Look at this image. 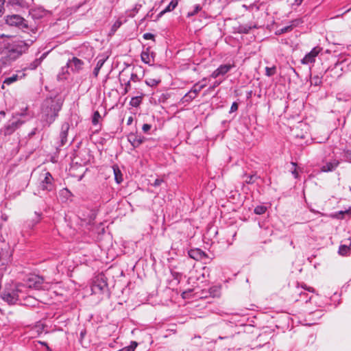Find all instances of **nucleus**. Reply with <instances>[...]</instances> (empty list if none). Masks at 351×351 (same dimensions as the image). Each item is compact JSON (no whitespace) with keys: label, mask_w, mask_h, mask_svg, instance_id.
<instances>
[{"label":"nucleus","mask_w":351,"mask_h":351,"mask_svg":"<svg viewBox=\"0 0 351 351\" xmlns=\"http://www.w3.org/2000/svg\"><path fill=\"white\" fill-rule=\"evenodd\" d=\"M34 40H21L8 38L1 43V62L9 65L25 53Z\"/></svg>","instance_id":"nucleus-1"},{"label":"nucleus","mask_w":351,"mask_h":351,"mask_svg":"<svg viewBox=\"0 0 351 351\" xmlns=\"http://www.w3.org/2000/svg\"><path fill=\"white\" fill-rule=\"evenodd\" d=\"M63 100L58 97L46 98L41 106V122L43 127H49L58 117Z\"/></svg>","instance_id":"nucleus-2"},{"label":"nucleus","mask_w":351,"mask_h":351,"mask_svg":"<svg viewBox=\"0 0 351 351\" xmlns=\"http://www.w3.org/2000/svg\"><path fill=\"white\" fill-rule=\"evenodd\" d=\"M5 23L21 29L23 32L34 31V28L29 26L27 21L19 14L8 15L5 17Z\"/></svg>","instance_id":"nucleus-3"},{"label":"nucleus","mask_w":351,"mask_h":351,"mask_svg":"<svg viewBox=\"0 0 351 351\" xmlns=\"http://www.w3.org/2000/svg\"><path fill=\"white\" fill-rule=\"evenodd\" d=\"M23 123L24 121H21L19 118L13 117L12 119L9 120L0 130V134L5 136H10L19 129Z\"/></svg>","instance_id":"nucleus-4"},{"label":"nucleus","mask_w":351,"mask_h":351,"mask_svg":"<svg viewBox=\"0 0 351 351\" xmlns=\"http://www.w3.org/2000/svg\"><path fill=\"white\" fill-rule=\"evenodd\" d=\"M343 63V61L338 60L333 66H329L325 72L326 80L329 77L332 80L339 78L343 74V67L341 66Z\"/></svg>","instance_id":"nucleus-5"},{"label":"nucleus","mask_w":351,"mask_h":351,"mask_svg":"<svg viewBox=\"0 0 351 351\" xmlns=\"http://www.w3.org/2000/svg\"><path fill=\"white\" fill-rule=\"evenodd\" d=\"M27 286L35 289H45L47 287L43 277L38 275L30 276L27 280Z\"/></svg>","instance_id":"nucleus-6"},{"label":"nucleus","mask_w":351,"mask_h":351,"mask_svg":"<svg viewBox=\"0 0 351 351\" xmlns=\"http://www.w3.org/2000/svg\"><path fill=\"white\" fill-rule=\"evenodd\" d=\"M322 47L319 46L313 47L311 51L307 53L301 60V64L304 65L314 64L315 62L316 57L322 51Z\"/></svg>","instance_id":"nucleus-7"},{"label":"nucleus","mask_w":351,"mask_h":351,"mask_svg":"<svg viewBox=\"0 0 351 351\" xmlns=\"http://www.w3.org/2000/svg\"><path fill=\"white\" fill-rule=\"evenodd\" d=\"M84 65V61L78 57H73L69 59L66 63V66L73 73H80Z\"/></svg>","instance_id":"nucleus-8"},{"label":"nucleus","mask_w":351,"mask_h":351,"mask_svg":"<svg viewBox=\"0 0 351 351\" xmlns=\"http://www.w3.org/2000/svg\"><path fill=\"white\" fill-rule=\"evenodd\" d=\"M53 178L49 172H46L44 178L39 184V188L43 191H52L54 190Z\"/></svg>","instance_id":"nucleus-9"},{"label":"nucleus","mask_w":351,"mask_h":351,"mask_svg":"<svg viewBox=\"0 0 351 351\" xmlns=\"http://www.w3.org/2000/svg\"><path fill=\"white\" fill-rule=\"evenodd\" d=\"M77 56L80 59H84L90 62L94 56L93 48L86 45H82L79 48Z\"/></svg>","instance_id":"nucleus-10"},{"label":"nucleus","mask_w":351,"mask_h":351,"mask_svg":"<svg viewBox=\"0 0 351 351\" xmlns=\"http://www.w3.org/2000/svg\"><path fill=\"white\" fill-rule=\"evenodd\" d=\"M29 14L35 23H37L47 15L48 11L42 7H36L31 8L29 11Z\"/></svg>","instance_id":"nucleus-11"},{"label":"nucleus","mask_w":351,"mask_h":351,"mask_svg":"<svg viewBox=\"0 0 351 351\" xmlns=\"http://www.w3.org/2000/svg\"><path fill=\"white\" fill-rule=\"evenodd\" d=\"M128 141L130 143L134 149L138 147L147 138L137 132H130L127 136Z\"/></svg>","instance_id":"nucleus-12"},{"label":"nucleus","mask_w":351,"mask_h":351,"mask_svg":"<svg viewBox=\"0 0 351 351\" xmlns=\"http://www.w3.org/2000/svg\"><path fill=\"white\" fill-rule=\"evenodd\" d=\"M19 289H16V290H12V291H4L1 293V298L8 304H15L16 302L19 300Z\"/></svg>","instance_id":"nucleus-13"},{"label":"nucleus","mask_w":351,"mask_h":351,"mask_svg":"<svg viewBox=\"0 0 351 351\" xmlns=\"http://www.w3.org/2000/svg\"><path fill=\"white\" fill-rule=\"evenodd\" d=\"M233 67H234V64H221L212 73L210 77L213 78H217L220 75H224L228 73Z\"/></svg>","instance_id":"nucleus-14"},{"label":"nucleus","mask_w":351,"mask_h":351,"mask_svg":"<svg viewBox=\"0 0 351 351\" xmlns=\"http://www.w3.org/2000/svg\"><path fill=\"white\" fill-rule=\"evenodd\" d=\"M70 128L69 123L64 122L61 125V131L59 135V145L58 147L64 146L67 142L68 131Z\"/></svg>","instance_id":"nucleus-15"},{"label":"nucleus","mask_w":351,"mask_h":351,"mask_svg":"<svg viewBox=\"0 0 351 351\" xmlns=\"http://www.w3.org/2000/svg\"><path fill=\"white\" fill-rule=\"evenodd\" d=\"M189 256L195 261H204L208 258V255L205 252L199 248L191 249L188 252Z\"/></svg>","instance_id":"nucleus-16"},{"label":"nucleus","mask_w":351,"mask_h":351,"mask_svg":"<svg viewBox=\"0 0 351 351\" xmlns=\"http://www.w3.org/2000/svg\"><path fill=\"white\" fill-rule=\"evenodd\" d=\"M34 215V217L32 219H28L25 222L24 226L26 229L32 230L34 227L40 221L43 214L41 213L35 212Z\"/></svg>","instance_id":"nucleus-17"},{"label":"nucleus","mask_w":351,"mask_h":351,"mask_svg":"<svg viewBox=\"0 0 351 351\" xmlns=\"http://www.w3.org/2000/svg\"><path fill=\"white\" fill-rule=\"evenodd\" d=\"M25 75V74L23 71H19L16 73L12 74L10 77H5L3 82L2 88H4L5 84H6L8 86L10 85L12 83L18 81L19 80H21L23 77H24Z\"/></svg>","instance_id":"nucleus-18"},{"label":"nucleus","mask_w":351,"mask_h":351,"mask_svg":"<svg viewBox=\"0 0 351 351\" xmlns=\"http://www.w3.org/2000/svg\"><path fill=\"white\" fill-rule=\"evenodd\" d=\"M340 162L334 159L331 161L327 162L325 165H323L321 167V171L322 172H332L335 171L337 167L339 165Z\"/></svg>","instance_id":"nucleus-19"},{"label":"nucleus","mask_w":351,"mask_h":351,"mask_svg":"<svg viewBox=\"0 0 351 351\" xmlns=\"http://www.w3.org/2000/svg\"><path fill=\"white\" fill-rule=\"evenodd\" d=\"M302 23L300 19H295L291 21V24L289 25L285 26L278 30L276 34H282L287 32H291L293 27L298 26Z\"/></svg>","instance_id":"nucleus-20"},{"label":"nucleus","mask_w":351,"mask_h":351,"mask_svg":"<svg viewBox=\"0 0 351 351\" xmlns=\"http://www.w3.org/2000/svg\"><path fill=\"white\" fill-rule=\"evenodd\" d=\"M125 71L123 70L120 73V77H119V82H120L121 86L125 85L123 94H126L127 93H128L131 88V84H130L131 81L130 80H127V79L123 77V76L125 75Z\"/></svg>","instance_id":"nucleus-21"},{"label":"nucleus","mask_w":351,"mask_h":351,"mask_svg":"<svg viewBox=\"0 0 351 351\" xmlns=\"http://www.w3.org/2000/svg\"><path fill=\"white\" fill-rule=\"evenodd\" d=\"M141 60L147 64H150V47H147L145 50L143 51L141 54Z\"/></svg>","instance_id":"nucleus-22"},{"label":"nucleus","mask_w":351,"mask_h":351,"mask_svg":"<svg viewBox=\"0 0 351 351\" xmlns=\"http://www.w3.org/2000/svg\"><path fill=\"white\" fill-rule=\"evenodd\" d=\"M113 171L114 175V180L117 184H121L123 182V174L117 165L113 166Z\"/></svg>","instance_id":"nucleus-23"},{"label":"nucleus","mask_w":351,"mask_h":351,"mask_svg":"<svg viewBox=\"0 0 351 351\" xmlns=\"http://www.w3.org/2000/svg\"><path fill=\"white\" fill-rule=\"evenodd\" d=\"M106 60V58H100L97 60L96 66L95 67L93 72V75H94V77H97L98 76L99 71L101 69V67L103 66V65L104 64Z\"/></svg>","instance_id":"nucleus-24"},{"label":"nucleus","mask_w":351,"mask_h":351,"mask_svg":"<svg viewBox=\"0 0 351 351\" xmlns=\"http://www.w3.org/2000/svg\"><path fill=\"white\" fill-rule=\"evenodd\" d=\"M243 178H245L244 182L247 184H252L255 183V182L260 178L256 173H253L252 175H247L245 173L243 175Z\"/></svg>","instance_id":"nucleus-25"},{"label":"nucleus","mask_w":351,"mask_h":351,"mask_svg":"<svg viewBox=\"0 0 351 351\" xmlns=\"http://www.w3.org/2000/svg\"><path fill=\"white\" fill-rule=\"evenodd\" d=\"M47 53H44L40 58L34 60L32 63H30L29 68L30 69H36L42 62V61L46 58Z\"/></svg>","instance_id":"nucleus-26"},{"label":"nucleus","mask_w":351,"mask_h":351,"mask_svg":"<svg viewBox=\"0 0 351 351\" xmlns=\"http://www.w3.org/2000/svg\"><path fill=\"white\" fill-rule=\"evenodd\" d=\"M8 2L12 5H16L22 8L28 6V3L25 0H9Z\"/></svg>","instance_id":"nucleus-27"},{"label":"nucleus","mask_w":351,"mask_h":351,"mask_svg":"<svg viewBox=\"0 0 351 351\" xmlns=\"http://www.w3.org/2000/svg\"><path fill=\"white\" fill-rule=\"evenodd\" d=\"M196 97V95L192 93L190 90L187 93H186L182 97V100L183 103H189L191 102L193 99Z\"/></svg>","instance_id":"nucleus-28"},{"label":"nucleus","mask_w":351,"mask_h":351,"mask_svg":"<svg viewBox=\"0 0 351 351\" xmlns=\"http://www.w3.org/2000/svg\"><path fill=\"white\" fill-rule=\"evenodd\" d=\"M338 252L342 256L348 255L350 252V247L347 245H340Z\"/></svg>","instance_id":"nucleus-29"},{"label":"nucleus","mask_w":351,"mask_h":351,"mask_svg":"<svg viewBox=\"0 0 351 351\" xmlns=\"http://www.w3.org/2000/svg\"><path fill=\"white\" fill-rule=\"evenodd\" d=\"M142 97L143 96H136V97H133L130 101V104L132 106V107H138L140 106L141 101H142Z\"/></svg>","instance_id":"nucleus-30"},{"label":"nucleus","mask_w":351,"mask_h":351,"mask_svg":"<svg viewBox=\"0 0 351 351\" xmlns=\"http://www.w3.org/2000/svg\"><path fill=\"white\" fill-rule=\"evenodd\" d=\"M206 86V84H199V83H196L191 88V90L193 93H194L196 96L198 93Z\"/></svg>","instance_id":"nucleus-31"},{"label":"nucleus","mask_w":351,"mask_h":351,"mask_svg":"<svg viewBox=\"0 0 351 351\" xmlns=\"http://www.w3.org/2000/svg\"><path fill=\"white\" fill-rule=\"evenodd\" d=\"M106 287L107 284L105 282H101L99 283L95 282L93 285L92 289L93 291H95L96 289H99L100 291H103Z\"/></svg>","instance_id":"nucleus-32"},{"label":"nucleus","mask_w":351,"mask_h":351,"mask_svg":"<svg viewBox=\"0 0 351 351\" xmlns=\"http://www.w3.org/2000/svg\"><path fill=\"white\" fill-rule=\"evenodd\" d=\"M267 210V206L264 205H258L254 209V213L256 215H263Z\"/></svg>","instance_id":"nucleus-33"},{"label":"nucleus","mask_w":351,"mask_h":351,"mask_svg":"<svg viewBox=\"0 0 351 351\" xmlns=\"http://www.w3.org/2000/svg\"><path fill=\"white\" fill-rule=\"evenodd\" d=\"M180 0H171L169 5L165 8L167 12L173 10L178 5Z\"/></svg>","instance_id":"nucleus-34"},{"label":"nucleus","mask_w":351,"mask_h":351,"mask_svg":"<svg viewBox=\"0 0 351 351\" xmlns=\"http://www.w3.org/2000/svg\"><path fill=\"white\" fill-rule=\"evenodd\" d=\"M138 343L136 341H131L130 345L128 346H125L122 349H120L117 351H134L135 348L137 347Z\"/></svg>","instance_id":"nucleus-35"},{"label":"nucleus","mask_w":351,"mask_h":351,"mask_svg":"<svg viewBox=\"0 0 351 351\" xmlns=\"http://www.w3.org/2000/svg\"><path fill=\"white\" fill-rule=\"evenodd\" d=\"M160 82V80H156L152 78H149L145 80L146 84L151 87L157 86Z\"/></svg>","instance_id":"nucleus-36"},{"label":"nucleus","mask_w":351,"mask_h":351,"mask_svg":"<svg viewBox=\"0 0 351 351\" xmlns=\"http://www.w3.org/2000/svg\"><path fill=\"white\" fill-rule=\"evenodd\" d=\"M101 119L100 113L98 111H95L92 118V123L96 125L99 123V119Z\"/></svg>","instance_id":"nucleus-37"},{"label":"nucleus","mask_w":351,"mask_h":351,"mask_svg":"<svg viewBox=\"0 0 351 351\" xmlns=\"http://www.w3.org/2000/svg\"><path fill=\"white\" fill-rule=\"evenodd\" d=\"M276 66H273V67H267V66L265 68V75L268 77L273 76L276 73Z\"/></svg>","instance_id":"nucleus-38"},{"label":"nucleus","mask_w":351,"mask_h":351,"mask_svg":"<svg viewBox=\"0 0 351 351\" xmlns=\"http://www.w3.org/2000/svg\"><path fill=\"white\" fill-rule=\"evenodd\" d=\"M171 274L173 279L176 280L178 283H179L182 278V274L173 270H171Z\"/></svg>","instance_id":"nucleus-39"},{"label":"nucleus","mask_w":351,"mask_h":351,"mask_svg":"<svg viewBox=\"0 0 351 351\" xmlns=\"http://www.w3.org/2000/svg\"><path fill=\"white\" fill-rule=\"evenodd\" d=\"M251 29V27L248 25H241L239 27V33L241 34H248L250 30Z\"/></svg>","instance_id":"nucleus-40"},{"label":"nucleus","mask_w":351,"mask_h":351,"mask_svg":"<svg viewBox=\"0 0 351 351\" xmlns=\"http://www.w3.org/2000/svg\"><path fill=\"white\" fill-rule=\"evenodd\" d=\"M343 158L346 160L351 162V149L344 150Z\"/></svg>","instance_id":"nucleus-41"},{"label":"nucleus","mask_w":351,"mask_h":351,"mask_svg":"<svg viewBox=\"0 0 351 351\" xmlns=\"http://www.w3.org/2000/svg\"><path fill=\"white\" fill-rule=\"evenodd\" d=\"M322 82V78H320L319 76H314L312 78V84H313L315 86L320 85Z\"/></svg>","instance_id":"nucleus-42"},{"label":"nucleus","mask_w":351,"mask_h":351,"mask_svg":"<svg viewBox=\"0 0 351 351\" xmlns=\"http://www.w3.org/2000/svg\"><path fill=\"white\" fill-rule=\"evenodd\" d=\"M152 126L151 124L145 123L142 126V130L144 133H148L149 131L152 129Z\"/></svg>","instance_id":"nucleus-43"},{"label":"nucleus","mask_w":351,"mask_h":351,"mask_svg":"<svg viewBox=\"0 0 351 351\" xmlns=\"http://www.w3.org/2000/svg\"><path fill=\"white\" fill-rule=\"evenodd\" d=\"M130 81H132L134 82H138L140 81V78L138 77V75L136 73H132L130 74Z\"/></svg>","instance_id":"nucleus-44"},{"label":"nucleus","mask_w":351,"mask_h":351,"mask_svg":"<svg viewBox=\"0 0 351 351\" xmlns=\"http://www.w3.org/2000/svg\"><path fill=\"white\" fill-rule=\"evenodd\" d=\"M164 182V180L161 178H157L154 180V183L152 184V186L157 187L162 184V183Z\"/></svg>","instance_id":"nucleus-45"},{"label":"nucleus","mask_w":351,"mask_h":351,"mask_svg":"<svg viewBox=\"0 0 351 351\" xmlns=\"http://www.w3.org/2000/svg\"><path fill=\"white\" fill-rule=\"evenodd\" d=\"M238 108H239L238 104L236 101L233 102L230 107V110L229 112L232 113V112L237 111L238 110Z\"/></svg>","instance_id":"nucleus-46"},{"label":"nucleus","mask_w":351,"mask_h":351,"mask_svg":"<svg viewBox=\"0 0 351 351\" xmlns=\"http://www.w3.org/2000/svg\"><path fill=\"white\" fill-rule=\"evenodd\" d=\"M201 9H202V7L200 6V5H195L194 7L193 12L191 13H189V16H193V15L197 14L199 10H201Z\"/></svg>","instance_id":"nucleus-47"},{"label":"nucleus","mask_w":351,"mask_h":351,"mask_svg":"<svg viewBox=\"0 0 351 351\" xmlns=\"http://www.w3.org/2000/svg\"><path fill=\"white\" fill-rule=\"evenodd\" d=\"M4 3L5 0H0V16L3 14L4 12Z\"/></svg>","instance_id":"nucleus-48"},{"label":"nucleus","mask_w":351,"mask_h":351,"mask_svg":"<svg viewBox=\"0 0 351 351\" xmlns=\"http://www.w3.org/2000/svg\"><path fill=\"white\" fill-rule=\"evenodd\" d=\"M143 38L146 40L154 39V35L151 33H145L143 34Z\"/></svg>","instance_id":"nucleus-49"},{"label":"nucleus","mask_w":351,"mask_h":351,"mask_svg":"<svg viewBox=\"0 0 351 351\" xmlns=\"http://www.w3.org/2000/svg\"><path fill=\"white\" fill-rule=\"evenodd\" d=\"M167 12L165 11V10L164 9L163 10H162L156 17V19L154 20V21H158L165 14H166Z\"/></svg>","instance_id":"nucleus-50"},{"label":"nucleus","mask_w":351,"mask_h":351,"mask_svg":"<svg viewBox=\"0 0 351 351\" xmlns=\"http://www.w3.org/2000/svg\"><path fill=\"white\" fill-rule=\"evenodd\" d=\"M62 194H64V195L66 197L72 195L71 193L67 189H64L62 191Z\"/></svg>","instance_id":"nucleus-51"},{"label":"nucleus","mask_w":351,"mask_h":351,"mask_svg":"<svg viewBox=\"0 0 351 351\" xmlns=\"http://www.w3.org/2000/svg\"><path fill=\"white\" fill-rule=\"evenodd\" d=\"M141 6L142 5L141 4H136L134 8H133L132 11L135 13H137L139 11Z\"/></svg>","instance_id":"nucleus-52"},{"label":"nucleus","mask_w":351,"mask_h":351,"mask_svg":"<svg viewBox=\"0 0 351 351\" xmlns=\"http://www.w3.org/2000/svg\"><path fill=\"white\" fill-rule=\"evenodd\" d=\"M153 9H152L145 16V19H152L153 17L154 14L152 13Z\"/></svg>","instance_id":"nucleus-53"},{"label":"nucleus","mask_w":351,"mask_h":351,"mask_svg":"<svg viewBox=\"0 0 351 351\" xmlns=\"http://www.w3.org/2000/svg\"><path fill=\"white\" fill-rule=\"evenodd\" d=\"M38 132V128H35L32 130V131L29 134V136L30 137L33 136L34 135H35L36 133Z\"/></svg>","instance_id":"nucleus-54"},{"label":"nucleus","mask_w":351,"mask_h":351,"mask_svg":"<svg viewBox=\"0 0 351 351\" xmlns=\"http://www.w3.org/2000/svg\"><path fill=\"white\" fill-rule=\"evenodd\" d=\"M291 173L292 175L294 176L295 178H298V173L296 170V168H294L292 171H291Z\"/></svg>","instance_id":"nucleus-55"},{"label":"nucleus","mask_w":351,"mask_h":351,"mask_svg":"<svg viewBox=\"0 0 351 351\" xmlns=\"http://www.w3.org/2000/svg\"><path fill=\"white\" fill-rule=\"evenodd\" d=\"M133 122V117L132 116L129 117L127 120V124L130 125Z\"/></svg>","instance_id":"nucleus-56"},{"label":"nucleus","mask_w":351,"mask_h":351,"mask_svg":"<svg viewBox=\"0 0 351 351\" xmlns=\"http://www.w3.org/2000/svg\"><path fill=\"white\" fill-rule=\"evenodd\" d=\"M221 84V82H215L213 86L210 87V88L214 89L215 87L218 86Z\"/></svg>","instance_id":"nucleus-57"},{"label":"nucleus","mask_w":351,"mask_h":351,"mask_svg":"<svg viewBox=\"0 0 351 351\" xmlns=\"http://www.w3.org/2000/svg\"><path fill=\"white\" fill-rule=\"evenodd\" d=\"M304 0H294V4L296 5H300L302 3Z\"/></svg>","instance_id":"nucleus-58"},{"label":"nucleus","mask_w":351,"mask_h":351,"mask_svg":"<svg viewBox=\"0 0 351 351\" xmlns=\"http://www.w3.org/2000/svg\"><path fill=\"white\" fill-rule=\"evenodd\" d=\"M85 335H86V330H82L81 332H80L81 338L82 339L84 337Z\"/></svg>","instance_id":"nucleus-59"},{"label":"nucleus","mask_w":351,"mask_h":351,"mask_svg":"<svg viewBox=\"0 0 351 351\" xmlns=\"http://www.w3.org/2000/svg\"><path fill=\"white\" fill-rule=\"evenodd\" d=\"M350 10H351V8H350L347 9L345 12H343L342 14H341V15H343V14H344L347 13L348 12H349V11H350ZM340 16V14H338V15L337 16V17H338V16Z\"/></svg>","instance_id":"nucleus-60"},{"label":"nucleus","mask_w":351,"mask_h":351,"mask_svg":"<svg viewBox=\"0 0 351 351\" xmlns=\"http://www.w3.org/2000/svg\"><path fill=\"white\" fill-rule=\"evenodd\" d=\"M213 291H215L217 289L214 287L210 288V293L213 294V296H215V294L214 293H213Z\"/></svg>","instance_id":"nucleus-61"},{"label":"nucleus","mask_w":351,"mask_h":351,"mask_svg":"<svg viewBox=\"0 0 351 351\" xmlns=\"http://www.w3.org/2000/svg\"><path fill=\"white\" fill-rule=\"evenodd\" d=\"M154 56H155V53H154L152 51L150 52V58H152V60H154Z\"/></svg>","instance_id":"nucleus-62"},{"label":"nucleus","mask_w":351,"mask_h":351,"mask_svg":"<svg viewBox=\"0 0 351 351\" xmlns=\"http://www.w3.org/2000/svg\"><path fill=\"white\" fill-rule=\"evenodd\" d=\"M291 165L294 167V168H296V166H297V163L295 162H291Z\"/></svg>","instance_id":"nucleus-63"},{"label":"nucleus","mask_w":351,"mask_h":351,"mask_svg":"<svg viewBox=\"0 0 351 351\" xmlns=\"http://www.w3.org/2000/svg\"><path fill=\"white\" fill-rule=\"evenodd\" d=\"M40 343L41 344H43V345H45V346H47V348L49 349V347L47 346V343H45V342H41V341H40Z\"/></svg>","instance_id":"nucleus-64"}]
</instances>
